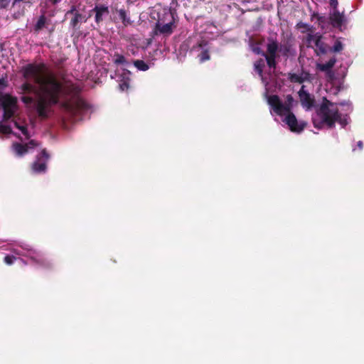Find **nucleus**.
I'll use <instances>...</instances> for the list:
<instances>
[{"mask_svg": "<svg viewBox=\"0 0 364 364\" xmlns=\"http://www.w3.org/2000/svg\"><path fill=\"white\" fill-rule=\"evenodd\" d=\"M284 122L288 125L290 130L293 132L299 133L302 132L306 126L305 122H298L296 116L293 112L287 113Z\"/></svg>", "mask_w": 364, "mask_h": 364, "instance_id": "423d86ee", "label": "nucleus"}, {"mask_svg": "<svg viewBox=\"0 0 364 364\" xmlns=\"http://www.w3.org/2000/svg\"><path fill=\"white\" fill-rule=\"evenodd\" d=\"M118 14H119V18L122 20V23L124 25L130 23V20L129 18H127V12L124 9H119L118 11Z\"/></svg>", "mask_w": 364, "mask_h": 364, "instance_id": "412c9836", "label": "nucleus"}, {"mask_svg": "<svg viewBox=\"0 0 364 364\" xmlns=\"http://www.w3.org/2000/svg\"><path fill=\"white\" fill-rule=\"evenodd\" d=\"M134 65L138 70L141 71H146L149 68V65L142 60H134Z\"/></svg>", "mask_w": 364, "mask_h": 364, "instance_id": "6ab92c4d", "label": "nucleus"}, {"mask_svg": "<svg viewBox=\"0 0 364 364\" xmlns=\"http://www.w3.org/2000/svg\"><path fill=\"white\" fill-rule=\"evenodd\" d=\"M0 103L3 107V109H16L17 106V98L16 97L11 96L9 94H4L0 97Z\"/></svg>", "mask_w": 364, "mask_h": 364, "instance_id": "f8f14e48", "label": "nucleus"}, {"mask_svg": "<svg viewBox=\"0 0 364 364\" xmlns=\"http://www.w3.org/2000/svg\"><path fill=\"white\" fill-rule=\"evenodd\" d=\"M50 159V155L44 149L41 154L37 156L36 160L32 164V170L34 173H45L47 170V162Z\"/></svg>", "mask_w": 364, "mask_h": 364, "instance_id": "39448f33", "label": "nucleus"}, {"mask_svg": "<svg viewBox=\"0 0 364 364\" xmlns=\"http://www.w3.org/2000/svg\"><path fill=\"white\" fill-rule=\"evenodd\" d=\"M329 4H330L331 6L333 9V11L338 10L337 9V6L338 5V0H329Z\"/></svg>", "mask_w": 364, "mask_h": 364, "instance_id": "c9c22d12", "label": "nucleus"}, {"mask_svg": "<svg viewBox=\"0 0 364 364\" xmlns=\"http://www.w3.org/2000/svg\"><path fill=\"white\" fill-rule=\"evenodd\" d=\"M31 259L43 267L50 268L52 266L50 261L42 256L32 257Z\"/></svg>", "mask_w": 364, "mask_h": 364, "instance_id": "f3484780", "label": "nucleus"}, {"mask_svg": "<svg viewBox=\"0 0 364 364\" xmlns=\"http://www.w3.org/2000/svg\"><path fill=\"white\" fill-rule=\"evenodd\" d=\"M304 87L305 86L302 85L298 94L303 107L306 109H310L314 107L315 100L307 91L304 90Z\"/></svg>", "mask_w": 364, "mask_h": 364, "instance_id": "1a4fd4ad", "label": "nucleus"}, {"mask_svg": "<svg viewBox=\"0 0 364 364\" xmlns=\"http://www.w3.org/2000/svg\"><path fill=\"white\" fill-rule=\"evenodd\" d=\"M343 49V45L339 40H336L333 46L330 49L331 52L339 53Z\"/></svg>", "mask_w": 364, "mask_h": 364, "instance_id": "4be33fe9", "label": "nucleus"}, {"mask_svg": "<svg viewBox=\"0 0 364 364\" xmlns=\"http://www.w3.org/2000/svg\"><path fill=\"white\" fill-rule=\"evenodd\" d=\"M207 46L208 43L206 41H200L193 47V50H200V53L198 55V58L201 63L210 59V50Z\"/></svg>", "mask_w": 364, "mask_h": 364, "instance_id": "6e6552de", "label": "nucleus"}, {"mask_svg": "<svg viewBox=\"0 0 364 364\" xmlns=\"http://www.w3.org/2000/svg\"><path fill=\"white\" fill-rule=\"evenodd\" d=\"M336 63V58H332L328 62H326V63L318 64L317 65V68L321 71L328 72L335 65Z\"/></svg>", "mask_w": 364, "mask_h": 364, "instance_id": "2eb2a0df", "label": "nucleus"}, {"mask_svg": "<svg viewBox=\"0 0 364 364\" xmlns=\"http://www.w3.org/2000/svg\"><path fill=\"white\" fill-rule=\"evenodd\" d=\"M53 5L60 3L62 0H48Z\"/></svg>", "mask_w": 364, "mask_h": 364, "instance_id": "58836bf2", "label": "nucleus"}, {"mask_svg": "<svg viewBox=\"0 0 364 364\" xmlns=\"http://www.w3.org/2000/svg\"><path fill=\"white\" fill-rule=\"evenodd\" d=\"M26 144L28 145V149H33V148H34V147L38 146V143L35 140H33V139L30 140L29 142L27 143Z\"/></svg>", "mask_w": 364, "mask_h": 364, "instance_id": "e433bc0d", "label": "nucleus"}, {"mask_svg": "<svg viewBox=\"0 0 364 364\" xmlns=\"http://www.w3.org/2000/svg\"><path fill=\"white\" fill-rule=\"evenodd\" d=\"M175 24V17L173 13L171 10H165L162 14H158V20L156 23H161L162 22Z\"/></svg>", "mask_w": 364, "mask_h": 364, "instance_id": "ddd939ff", "label": "nucleus"}, {"mask_svg": "<svg viewBox=\"0 0 364 364\" xmlns=\"http://www.w3.org/2000/svg\"><path fill=\"white\" fill-rule=\"evenodd\" d=\"M8 86L7 75L0 78V91L4 90Z\"/></svg>", "mask_w": 364, "mask_h": 364, "instance_id": "bb28decb", "label": "nucleus"}, {"mask_svg": "<svg viewBox=\"0 0 364 364\" xmlns=\"http://www.w3.org/2000/svg\"><path fill=\"white\" fill-rule=\"evenodd\" d=\"M16 109H4L3 118L4 120H9L11 119L15 113Z\"/></svg>", "mask_w": 364, "mask_h": 364, "instance_id": "b1692460", "label": "nucleus"}, {"mask_svg": "<svg viewBox=\"0 0 364 364\" xmlns=\"http://www.w3.org/2000/svg\"><path fill=\"white\" fill-rule=\"evenodd\" d=\"M255 51L256 53H257L258 54H259V53H261V54H262V52H261V51H260V49H259V48L255 49Z\"/></svg>", "mask_w": 364, "mask_h": 364, "instance_id": "a19ab883", "label": "nucleus"}, {"mask_svg": "<svg viewBox=\"0 0 364 364\" xmlns=\"http://www.w3.org/2000/svg\"><path fill=\"white\" fill-rule=\"evenodd\" d=\"M294 102V97L291 95L286 96L284 103L282 102L279 97L277 95H272L268 97V104L272 107L274 112L279 116L291 112Z\"/></svg>", "mask_w": 364, "mask_h": 364, "instance_id": "7ed1b4c3", "label": "nucleus"}, {"mask_svg": "<svg viewBox=\"0 0 364 364\" xmlns=\"http://www.w3.org/2000/svg\"><path fill=\"white\" fill-rule=\"evenodd\" d=\"M339 111L336 104L323 97L319 107L316 109V115L312 117L314 127L321 129L324 125L328 128L335 127Z\"/></svg>", "mask_w": 364, "mask_h": 364, "instance_id": "f03ea898", "label": "nucleus"}, {"mask_svg": "<svg viewBox=\"0 0 364 364\" xmlns=\"http://www.w3.org/2000/svg\"><path fill=\"white\" fill-rule=\"evenodd\" d=\"M13 149L18 156H22L28 151V145L22 144L18 142L14 143L12 145Z\"/></svg>", "mask_w": 364, "mask_h": 364, "instance_id": "4468645a", "label": "nucleus"}, {"mask_svg": "<svg viewBox=\"0 0 364 364\" xmlns=\"http://www.w3.org/2000/svg\"><path fill=\"white\" fill-rule=\"evenodd\" d=\"M46 18L44 15H41L37 23L35 25L34 30L36 32H38L41 31L46 25Z\"/></svg>", "mask_w": 364, "mask_h": 364, "instance_id": "a211bd4d", "label": "nucleus"}, {"mask_svg": "<svg viewBox=\"0 0 364 364\" xmlns=\"http://www.w3.org/2000/svg\"><path fill=\"white\" fill-rule=\"evenodd\" d=\"M289 79L291 82H294L302 83L304 82L303 78L296 74L291 75Z\"/></svg>", "mask_w": 364, "mask_h": 364, "instance_id": "a878e982", "label": "nucleus"}, {"mask_svg": "<svg viewBox=\"0 0 364 364\" xmlns=\"http://www.w3.org/2000/svg\"><path fill=\"white\" fill-rule=\"evenodd\" d=\"M315 45L319 50L320 53L322 54H325L326 53V50L325 48V44L321 41L320 37H318L315 41Z\"/></svg>", "mask_w": 364, "mask_h": 364, "instance_id": "5701e85b", "label": "nucleus"}, {"mask_svg": "<svg viewBox=\"0 0 364 364\" xmlns=\"http://www.w3.org/2000/svg\"><path fill=\"white\" fill-rule=\"evenodd\" d=\"M254 66H255V70L258 73V74L260 76H262L263 68L264 67V63L263 60L259 59V60H257L255 63Z\"/></svg>", "mask_w": 364, "mask_h": 364, "instance_id": "aec40b11", "label": "nucleus"}, {"mask_svg": "<svg viewBox=\"0 0 364 364\" xmlns=\"http://www.w3.org/2000/svg\"><path fill=\"white\" fill-rule=\"evenodd\" d=\"M95 14V21L99 24L103 21V17L109 14V7L104 4H97L91 11Z\"/></svg>", "mask_w": 364, "mask_h": 364, "instance_id": "9b49d317", "label": "nucleus"}, {"mask_svg": "<svg viewBox=\"0 0 364 364\" xmlns=\"http://www.w3.org/2000/svg\"><path fill=\"white\" fill-rule=\"evenodd\" d=\"M76 12H78V11H77L76 6H72L70 9L66 12L65 16H68L70 14H72L74 16H75V13H76Z\"/></svg>", "mask_w": 364, "mask_h": 364, "instance_id": "f704fd0d", "label": "nucleus"}, {"mask_svg": "<svg viewBox=\"0 0 364 364\" xmlns=\"http://www.w3.org/2000/svg\"><path fill=\"white\" fill-rule=\"evenodd\" d=\"M176 26V24H169L164 23V21L162 22V24L156 23L153 29V33L154 36L164 35L165 36H168L173 33V28Z\"/></svg>", "mask_w": 364, "mask_h": 364, "instance_id": "9d476101", "label": "nucleus"}, {"mask_svg": "<svg viewBox=\"0 0 364 364\" xmlns=\"http://www.w3.org/2000/svg\"><path fill=\"white\" fill-rule=\"evenodd\" d=\"M289 52V47L288 46H285L284 48V52H283V55H287V53Z\"/></svg>", "mask_w": 364, "mask_h": 364, "instance_id": "4c0bfd02", "label": "nucleus"}, {"mask_svg": "<svg viewBox=\"0 0 364 364\" xmlns=\"http://www.w3.org/2000/svg\"><path fill=\"white\" fill-rule=\"evenodd\" d=\"M21 100L26 105H31L35 102L33 97L30 96H23Z\"/></svg>", "mask_w": 364, "mask_h": 364, "instance_id": "cd10ccee", "label": "nucleus"}, {"mask_svg": "<svg viewBox=\"0 0 364 364\" xmlns=\"http://www.w3.org/2000/svg\"><path fill=\"white\" fill-rule=\"evenodd\" d=\"M119 87L122 91H124L129 89V85L127 81H123L122 83L119 84Z\"/></svg>", "mask_w": 364, "mask_h": 364, "instance_id": "72a5a7b5", "label": "nucleus"}, {"mask_svg": "<svg viewBox=\"0 0 364 364\" xmlns=\"http://www.w3.org/2000/svg\"><path fill=\"white\" fill-rule=\"evenodd\" d=\"M279 50L278 42L274 39H268L267 44V53L262 52V55L265 58L267 64L270 68H275L277 66L276 59Z\"/></svg>", "mask_w": 364, "mask_h": 364, "instance_id": "20e7f679", "label": "nucleus"}, {"mask_svg": "<svg viewBox=\"0 0 364 364\" xmlns=\"http://www.w3.org/2000/svg\"><path fill=\"white\" fill-rule=\"evenodd\" d=\"M85 16L81 14L79 12L75 13V16L70 21V26L73 27V29H77L79 28L78 24L80 22H82V21H85L86 19H84Z\"/></svg>", "mask_w": 364, "mask_h": 364, "instance_id": "dca6fc26", "label": "nucleus"}, {"mask_svg": "<svg viewBox=\"0 0 364 364\" xmlns=\"http://www.w3.org/2000/svg\"><path fill=\"white\" fill-rule=\"evenodd\" d=\"M16 257L13 256V255H6L4 260V262L9 265H11L13 264L14 261L16 259Z\"/></svg>", "mask_w": 364, "mask_h": 364, "instance_id": "7c9ffc66", "label": "nucleus"}, {"mask_svg": "<svg viewBox=\"0 0 364 364\" xmlns=\"http://www.w3.org/2000/svg\"><path fill=\"white\" fill-rule=\"evenodd\" d=\"M330 21L333 28L343 31L346 28L347 19L343 14L339 12L338 10H334L330 15Z\"/></svg>", "mask_w": 364, "mask_h": 364, "instance_id": "0eeeda50", "label": "nucleus"}, {"mask_svg": "<svg viewBox=\"0 0 364 364\" xmlns=\"http://www.w3.org/2000/svg\"><path fill=\"white\" fill-rule=\"evenodd\" d=\"M357 146H358L360 150H362L363 147V144L361 141H359L357 144Z\"/></svg>", "mask_w": 364, "mask_h": 364, "instance_id": "ea45409f", "label": "nucleus"}, {"mask_svg": "<svg viewBox=\"0 0 364 364\" xmlns=\"http://www.w3.org/2000/svg\"><path fill=\"white\" fill-rule=\"evenodd\" d=\"M336 122H338L340 124H341L343 127H344L348 124L347 119L342 118L340 113L338 114V117L336 120Z\"/></svg>", "mask_w": 364, "mask_h": 364, "instance_id": "2f4dec72", "label": "nucleus"}, {"mask_svg": "<svg viewBox=\"0 0 364 364\" xmlns=\"http://www.w3.org/2000/svg\"><path fill=\"white\" fill-rule=\"evenodd\" d=\"M114 63L117 65H124L127 64V62L124 55L117 54L115 55Z\"/></svg>", "mask_w": 364, "mask_h": 364, "instance_id": "393cba45", "label": "nucleus"}, {"mask_svg": "<svg viewBox=\"0 0 364 364\" xmlns=\"http://www.w3.org/2000/svg\"><path fill=\"white\" fill-rule=\"evenodd\" d=\"M11 132V129L8 125L0 124V132L3 134H9Z\"/></svg>", "mask_w": 364, "mask_h": 364, "instance_id": "c756f323", "label": "nucleus"}, {"mask_svg": "<svg viewBox=\"0 0 364 364\" xmlns=\"http://www.w3.org/2000/svg\"><path fill=\"white\" fill-rule=\"evenodd\" d=\"M10 2L11 0H0V9H6Z\"/></svg>", "mask_w": 364, "mask_h": 364, "instance_id": "473e14b6", "label": "nucleus"}, {"mask_svg": "<svg viewBox=\"0 0 364 364\" xmlns=\"http://www.w3.org/2000/svg\"><path fill=\"white\" fill-rule=\"evenodd\" d=\"M16 127L18 128L19 130L21 131L22 134L27 138H29V134L27 128L25 126H21L16 124Z\"/></svg>", "mask_w": 364, "mask_h": 364, "instance_id": "c85d7f7f", "label": "nucleus"}, {"mask_svg": "<svg viewBox=\"0 0 364 364\" xmlns=\"http://www.w3.org/2000/svg\"><path fill=\"white\" fill-rule=\"evenodd\" d=\"M45 68L44 63H29L23 67V77L25 79L33 77L38 88L29 82H23L20 87L21 93H33L38 96L36 108L41 118L48 117L50 107L58 105L60 97L65 100L61 103V106L66 109L85 107V102L80 97L82 89L80 85L70 82L63 86L53 73L41 75Z\"/></svg>", "mask_w": 364, "mask_h": 364, "instance_id": "f257e3e1", "label": "nucleus"}]
</instances>
